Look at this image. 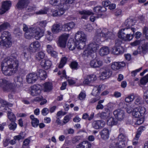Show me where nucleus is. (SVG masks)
I'll return each instance as SVG.
<instances>
[{"label":"nucleus","mask_w":148,"mask_h":148,"mask_svg":"<svg viewBox=\"0 0 148 148\" xmlns=\"http://www.w3.org/2000/svg\"><path fill=\"white\" fill-rule=\"evenodd\" d=\"M18 64V60L13 58L12 56L5 58L1 64L3 73L6 75H11L17 71Z\"/></svg>","instance_id":"f257e3e1"},{"label":"nucleus","mask_w":148,"mask_h":148,"mask_svg":"<svg viewBox=\"0 0 148 148\" xmlns=\"http://www.w3.org/2000/svg\"><path fill=\"white\" fill-rule=\"evenodd\" d=\"M124 26L127 27L120 30L118 33L119 38L124 41H130L133 39L135 32V28L130 27L134 25L133 20L128 18L125 21Z\"/></svg>","instance_id":"f03ea898"},{"label":"nucleus","mask_w":148,"mask_h":148,"mask_svg":"<svg viewBox=\"0 0 148 148\" xmlns=\"http://www.w3.org/2000/svg\"><path fill=\"white\" fill-rule=\"evenodd\" d=\"M114 36V34L111 32H109L107 29L104 28L101 30L98 29L95 36L94 40L96 41L99 42H103L105 39H112Z\"/></svg>","instance_id":"7ed1b4c3"},{"label":"nucleus","mask_w":148,"mask_h":148,"mask_svg":"<svg viewBox=\"0 0 148 148\" xmlns=\"http://www.w3.org/2000/svg\"><path fill=\"white\" fill-rule=\"evenodd\" d=\"M33 34H34V38L36 40L40 39L42 37L44 34L43 29H41L37 27L29 28L26 32H25V36L28 39H31L32 38Z\"/></svg>","instance_id":"20e7f679"},{"label":"nucleus","mask_w":148,"mask_h":148,"mask_svg":"<svg viewBox=\"0 0 148 148\" xmlns=\"http://www.w3.org/2000/svg\"><path fill=\"white\" fill-rule=\"evenodd\" d=\"M12 45V37L10 33L7 31L2 32L0 36V45L3 47H9Z\"/></svg>","instance_id":"39448f33"},{"label":"nucleus","mask_w":148,"mask_h":148,"mask_svg":"<svg viewBox=\"0 0 148 148\" xmlns=\"http://www.w3.org/2000/svg\"><path fill=\"white\" fill-rule=\"evenodd\" d=\"M0 86L4 91H5L14 92L16 88L14 84L8 81L5 79H0Z\"/></svg>","instance_id":"423d86ee"},{"label":"nucleus","mask_w":148,"mask_h":148,"mask_svg":"<svg viewBox=\"0 0 148 148\" xmlns=\"http://www.w3.org/2000/svg\"><path fill=\"white\" fill-rule=\"evenodd\" d=\"M121 42L120 40L115 41V45L112 49V52L115 55H119L123 53L124 52V48L120 45Z\"/></svg>","instance_id":"0eeeda50"},{"label":"nucleus","mask_w":148,"mask_h":148,"mask_svg":"<svg viewBox=\"0 0 148 148\" xmlns=\"http://www.w3.org/2000/svg\"><path fill=\"white\" fill-rule=\"evenodd\" d=\"M146 112V109L143 107H138L134 108L132 112L133 116L135 118L140 117L143 116Z\"/></svg>","instance_id":"6e6552de"},{"label":"nucleus","mask_w":148,"mask_h":148,"mask_svg":"<svg viewBox=\"0 0 148 148\" xmlns=\"http://www.w3.org/2000/svg\"><path fill=\"white\" fill-rule=\"evenodd\" d=\"M127 139L126 136L123 134H119L118 139H115L118 148H123L125 146V141Z\"/></svg>","instance_id":"1a4fd4ad"},{"label":"nucleus","mask_w":148,"mask_h":148,"mask_svg":"<svg viewBox=\"0 0 148 148\" xmlns=\"http://www.w3.org/2000/svg\"><path fill=\"white\" fill-rule=\"evenodd\" d=\"M69 36V34H64L61 35L59 38L58 45L62 48L65 47Z\"/></svg>","instance_id":"9d476101"},{"label":"nucleus","mask_w":148,"mask_h":148,"mask_svg":"<svg viewBox=\"0 0 148 148\" xmlns=\"http://www.w3.org/2000/svg\"><path fill=\"white\" fill-rule=\"evenodd\" d=\"M40 47V42L37 41H35L31 43L28 48L30 53H35L38 50Z\"/></svg>","instance_id":"9b49d317"},{"label":"nucleus","mask_w":148,"mask_h":148,"mask_svg":"<svg viewBox=\"0 0 148 148\" xmlns=\"http://www.w3.org/2000/svg\"><path fill=\"white\" fill-rule=\"evenodd\" d=\"M30 3V0H18L16 7L19 10H22L26 8Z\"/></svg>","instance_id":"f8f14e48"},{"label":"nucleus","mask_w":148,"mask_h":148,"mask_svg":"<svg viewBox=\"0 0 148 148\" xmlns=\"http://www.w3.org/2000/svg\"><path fill=\"white\" fill-rule=\"evenodd\" d=\"M97 79L96 75H88L84 78V81L82 83H81L80 85L83 84L88 85L91 83L93 82Z\"/></svg>","instance_id":"ddd939ff"},{"label":"nucleus","mask_w":148,"mask_h":148,"mask_svg":"<svg viewBox=\"0 0 148 148\" xmlns=\"http://www.w3.org/2000/svg\"><path fill=\"white\" fill-rule=\"evenodd\" d=\"M113 113L115 118L119 121H122L125 116L124 111L120 109L114 110Z\"/></svg>","instance_id":"4468645a"},{"label":"nucleus","mask_w":148,"mask_h":148,"mask_svg":"<svg viewBox=\"0 0 148 148\" xmlns=\"http://www.w3.org/2000/svg\"><path fill=\"white\" fill-rule=\"evenodd\" d=\"M38 79V76L36 73H31L26 76L27 82L29 84H32L34 83Z\"/></svg>","instance_id":"2eb2a0df"},{"label":"nucleus","mask_w":148,"mask_h":148,"mask_svg":"<svg viewBox=\"0 0 148 148\" xmlns=\"http://www.w3.org/2000/svg\"><path fill=\"white\" fill-rule=\"evenodd\" d=\"M41 86L39 85H34L31 87V94L32 96L36 95L41 93Z\"/></svg>","instance_id":"dca6fc26"},{"label":"nucleus","mask_w":148,"mask_h":148,"mask_svg":"<svg viewBox=\"0 0 148 148\" xmlns=\"http://www.w3.org/2000/svg\"><path fill=\"white\" fill-rule=\"evenodd\" d=\"M112 73V71L109 68H107L104 69L101 72L100 76V78L103 79L108 78L110 77Z\"/></svg>","instance_id":"f3484780"},{"label":"nucleus","mask_w":148,"mask_h":148,"mask_svg":"<svg viewBox=\"0 0 148 148\" xmlns=\"http://www.w3.org/2000/svg\"><path fill=\"white\" fill-rule=\"evenodd\" d=\"M29 50H28V48H27L23 51V52L21 56L23 59L24 62H27L31 60V56Z\"/></svg>","instance_id":"a211bd4d"},{"label":"nucleus","mask_w":148,"mask_h":148,"mask_svg":"<svg viewBox=\"0 0 148 148\" xmlns=\"http://www.w3.org/2000/svg\"><path fill=\"white\" fill-rule=\"evenodd\" d=\"M76 41H86V36L82 32H78L75 36Z\"/></svg>","instance_id":"6ab92c4d"},{"label":"nucleus","mask_w":148,"mask_h":148,"mask_svg":"<svg viewBox=\"0 0 148 148\" xmlns=\"http://www.w3.org/2000/svg\"><path fill=\"white\" fill-rule=\"evenodd\" d=\"M11 6V3L10 1H5L2 3L1 9L3 12L5 13L10 8Z\"/></svg>","instance_id":"aec40b11"},{"label":"nucleus","mask_w":148,"mask_h":148,"mask_svg":"<svg viewBox=\"0 0 148 148\" xmlns=\"http://www.w3.org/2000/svg\"><path fill=\"white\" fill-rule=\"evenodd\" d=\"M90 64L92 67L97 68L101 66L103 63L100 60L94 59L90 61Z\"/></svg>","instance_id":"412c9836"},{"label":"nucleus","mask_w":148,"mask_h":148,"mask_svg":"<svg viewBox=\"0 0 148 148\" xmlns=\"http://www.w3.org/2000/svg\"><path fill=\"white\" fill-rule=\"evenodd\" d=\"M79 14L82 15L81 18L87 19L89 15H93L94 13L89 10H84L79 12Z\"/></svg>","instance_id":"4be33fe9"},{"label":"nucleus","mask_w":148,"mask_h":148,"mask_svg":"<svg viewBox=\"0 0 148 148\" xmlns=\"http://www.w3.org/2000/svg\"><path fill=\"white\" fill-rule=\"evenodd\" d=\"M93 42L89 44L87 47L93 53L95 52L99 48V44L98 42Z\"/></svg>","instance_id":"5701e85b"},{"label":"nucleus","mask_w":148,"mask_h":148,"mask_svg":"<svg viewBox=\"0 0 148 148\" xmlns=\"http://www.w3.org/2000/svg\"><path fill=\"white\" fill-rule=\"evenodd\" d=\"M110 131L107 128H104L100 132V134L101 138L103 140H106L109 137Z\"/></svg>","instance_id":"b1692460"},{"label":"nucleus","mask_w":148,"mask_h":148,"mask_svg":"<svg viewBox=\"0 0 148 148\" xmlns=\"http://www.w3.org/2000/svg\"><path fill=\"white\" fill-rule=\"evenodd\" d=\"M105 123L101 121L98 120L94 121L92 123V127L95 129H98L104 126Z\"/></svg>","instance_id":"393cba45"},{"label":"nucleus","mask_w":148,"mask_h":148,"mask_svg":"<svg viewBox=\"0 0 148 148\" xmlns=\"http://www.w3.org/2000/svg\"><path fill=\"white\" fill-rule=\"evenodd\" d=\"M40 64L42 68L48 70L50 68L52 63L49 60H44L41 61Z\"/></svg>","instance_id":"a878e982"},{"label":"nucleus","mask_w":148,"mask_h":148,"mask_svg":"<svg viewBox=\"0 0 148 148\" xmlns=\"http://www.w3.org/2000/svg\"><path fill=\"white\" fill-rule=\"evenodd\" d=\"M105 111L106 112H102L97 114V115L101 119H105L108 118L110 114V111L108 108L105 109Z\"/></svg>","instance_id":"bb28decb"},{"label":"nucleus","mask_w":148,"mask_h":148,"mask_svg":"<svg viewBox=\"0 0 148 148\" xmlns=\"http://www.w3.org/2000/svg\"><path fill=\"white\" fill-rule=\"evenodd\" d=\"M91 147V143L87 141H84L77 146V148H90Z\"/></svg>","instance_id":"cd10ccee"},{"label":"nucleus","mask_w":148,"mask_h":148,"mask_svg":"<svg viewBox=\"0 0 148 148\" xmlns=\"http://www.w3.org/2000/svg\"><path fill=\"white\" fill-rule=\"evenodd\" d=\"M61 8L60 9L53 11L52 15L53 16H56L62 15L64 12V10L66 9L64 8L63 7Z\"/></svg>","instance_id":"c85d7f7f"},{"label":"nucleus","mask_w":148,"mask_h":148,"mask_svg":"<svg viewBox=\"0 0 148 148\" xmlns=\"http://www.w3.org/2000/svg\"><path fill=\"white\" fill-rule=\"evenodd\" d=\"M109 52L108 47L106 46H104L100 49L99 53L101 56H103L108 54Z\"/></svg>","instance_id":"c756f323"},{"label":"nucleus","mask_w":148,"mask_h":148,"mask_svg":"<svg viewBox=\"0 0 148 148\" xmlns=\"http://www.w3.org/2000/svg\"><path fill=\"white\" fill-rule=\"evenodd\" d=\"M38 76V78L39 77L40 79L45 80L47 77V74L46 71L42 69H40L36 74Z\"/></svg>","instance_id":"7c9ffc66"},{"label":"nucleus","mask_w":148,"mask_h":148,"mask_svg":"<svg viewBox=\"0 0 148 148\" xmlns=\"http://www.w3.org/2000/svg\"><path fill=\"white\" fill-rule=\"evenodd\" d=\"M30 118L32 120L31 123L32 126L34 127H37L39 125V120L37 118H35L34 116L33 115H31Z\"/></svg>","instance_id":"2f4dec72"},{"label":"nucleus","mask_w":148,"mask_h":148,"mask_svg":"<svg viewBox=\"0 0 148 148\" xmlns=\"http://www.w3.org/2000/svg\"><path fill=\"white\" fill-rule=\"evenodd\" d=\"M62 27L60 24H54L53 25L52 32L54 33H57L62 31Z\"/></svg>","instance_id":"473e14b6"},{"label":"nucleus","mask_w":148,"mask_h":148,"mask_svg":"<svg viewBox=\"0 0 148 148\" xmlns=\"http://www.w3.org/2000/svg\"><path fill=\"white\" fill-rule=\"evenodd\" d=\"M44 89L45 92H48L51 90L52 87V84L49 82H46L43 84Z\"/></svg>","instance_id":"72a5a7b5"},{"label":"nucleus","mask_w":148,"mask_h":148,"mask_svg":"<svg viewBox=\"0 0 148 148\" xmlns=\"http://www.w3.org/2000/svg\"><path fill=\"white\" fill-rule=\"evenodd\" d=\"M76 45V42H75L73 40H69L67 46L70 50H73L75 49Z\"/></svg>","instance_id":"f704fd0d"},{"label":"nucleus","mask_w":148,"mask_h":148,"mask_svg":"<svg viewBox=\"0 0 148 148\" xmlns=\"http://www.w3.org/2000/svg\"><path fill=\"white\" fill-rule=\"evenodd\" d=\"M62 0H50V4L54 6H59L60 7H63V5L61 3Z\"/></svg>","instance_id":"c9c22d12"},{"label":"nucleus","mask_w":148,"mask_h":148,"mask_svg":"<svg viewBox=\"0 0 148 148\" xmlns=\"http://www.w3.org/2000/svg\"><path fill=\"white\" fill-rule=\"evenodd\" d=\"M101 91V87L100 86H96L94 87L92 91V94L96 96L100 94Z\"/></svg>","instance_id":"e433bc0d"},{"label":"nucleus","mask_w":148,"mask_h":148,"mask_svg":"<svg viewBox=\"0 0 148 148\" xmlns=\"http://www.w3.org/2000/svg\"><path fill=\"white\" fill-rule=\"evenodd\" d=\"M93 53L87 47L83 51L82 54V56L84 58H87L90 56Z\"/></svg>","instance_id":"4c0bfd02"},{"label":"nucleus","mask_w":148,"mask_h":148,"mask_svg":"<svg viewBox=\"0 0 148 148\" xmlns=\"http://www.w3.org/2000/svg\"><path fill=\"white\" fill-rule=\"evenodd\" d=\"M16 87L17 88L22 86H23V78L22 77L17 76L15 79Z\"/></svg>","instance_id":"58836bf2"},{"label":"nucleus","mask_w":148,"mask_h":148,"mask_svg":"<svg viewBox=\"0 0 148 148\" xmlns=\"http://www.w3.org/2000/svg\"><path fill=\"white\" fill-rule=\"evenodd\" d=\"M10 27V24L9 23L7 22H4L0 25V32L7 29Z\"/></svg>","instance_id":"ea45409f"},{"label":"nucleus","mask_w":148,"mask_h":148,"mask_svg":"<svg viewBox=\"0 0 148 148\" xmlns=\"http://www.w3.org/2000/svg\"><path fill=\"white\" fill-rule=\"evenodd\" d=\"M94 11L97 13H99L101 12L106 11V9L105 7H101L100 6H97L93 8Z\"/></svg>","instance_id":"a19ab883"},{"label":"nucleus","mask_w":148,"mask_h":148,"mask_svg":"<svg viewBox=\"0 0 148 148\" xmlns=\"http://www.w3.org/2000/svg\"><path fill=\"white\" fill-rule=\"evenodd\" d=\"M86 41H76L77 47V49H83L86 45Z\"/></svg>","instance_id":"79ce46f5"},{"label":"nucleus","mask_w":148,"mask_h":148,"mask_svg":"<svg viewBox=\"0 0 148 148\" xmlns=\"http://www.w3.org/2000/svg\"><path fill=\"white\" fill-rule=\"evenodd\" d=\"M116 122L115 121V119L112 117H110L108 119L107 121V124L110 126H112L116 124Z\"/></svg>","instance_id":"37998d69"},{"label":"nucleus","mask_w":148,"mask_h":148,"mask_svg":"<svg viewBox=\"0 0 148 148\" xmlns=\"http://www.w3.org/2000/svg\"><path fill=\"white\" fill-rule=\"evenodd\" d=\"M94 115V113H92L90 116H89L87 113H85L83 114L82 118L84 119H87L89 121H90L93 119Z\"/></svg>","instance_id":"c03bdc74"},{"label":"nucleus","mask_w":148,"mask_h":148,"mask_svg":"<svg viewBox=\"0 0 148 148\" xmlns=\"http://www.w3.org/2000/svg\"><path fill=\"white\" fill-rule=\"evenodd\" d=\"M74 1V0H62V4L64 8L66 9L68 8L67 5L69 4H72Z\"/></svg>","instance_id":"a18cd8bd"},{"label":"nucleus","mask_w":148,"mask_h":148,"mask_svg":"<svg viewBox=\"0 0 148 148\" xmlns=\"http://www.w3.org/2000/svg\"><path fill=\"white\" fill-rule=\"evenodd\" d=\"M8 118L11 121H15L16 120V118L14 114L10 111H8Z\"/></svg>","instance_id":"49530a36"},{"label":"nucleus","mask_w":148,"mask_h":148,"mask_svg":"<svg viewBox=\"0 0 148 148\" xmlns=\"http://www.w3.org/2000/svg\"><path fill=\"white\" fill-rule=\"evenodd\" d=\"M45 55L44 52L40 51L37 53L36 55V58L38 60H40L41 59H43Z\"/></svg>","instance_id":"de8ad7c7"},{"label":"nucleus","mask_w":148,"mask_h":148,"mask_svg":"<svg viewBox=\"0 0 148 148\" xmlns=\"http://www.w3.org/2000/svg\"><path fill=\"white\" fill-rule=\"evenodd\" d=\"M135 97L134 94L132 93L128 95L125 99V101L127 103H129L132 101L134 99Z\"/></svg>","instance_id":"09e8293b"},{"label":"nucleus","mask_w":148,"mask_h":148,"mask_svg":"<svg viewBox=\"0 0 148 148\" xmlns=\"http://www.w3.org/2000/svg\"><path fill=\"white\" fill-rule=\"evenodd\" d=\"M67 58L65 57L62 58L61 60L60 63L58 65V67L60 68H61L63 67L64 65L66 64Z\"/></svg>","instance_id":"8fccbe9b"},{"label":"nucleus","mask_w":148,"mask_h":148,"mask_svg":"<svg viewBox=\"0 0 148 148\" xmlns=\"http://www.w3.org/2000/svg\"><path fill=\"white\" fill-rule=\"evenodd\" d=\"M0 103L3 106L8 105L10 107H12L13 106L12 104L8 103L1 98H0Z\"/></svg>","instance_id":"3c124183"},{"label":"nucleus","mask_w":148,"mask_h":148,"mask_svg":"<svg viewBox=\"0 0 148 148\" xmlns=\"http://www.w3.org/2000/svg\"><path fill=\"white\" fill-rule=\"evenodd\" d=\"M17 127V124L15 123V121H12L9 124L8 127L10 130H14Z\"/></svg>","instance_id":"603ef678"},{"label":"nucleus","mask_w":148,"mask_h":148,"mask_svg":"<svg viewBox=\"0 0 148 148\" xmlns=\"http://www.w3.org/2000/svg\"><path fill=\"white\" fill-rule=\"evenodd\" d=\"M48 9L47 8H45L43 9H41L40 10L36 12L35 14L36 15H42L46 14L48 11Z\"/></svg>","instance_id":"864d4df0"},{"label":"nucleus","mask_w":148,"mask_h":148,"mask_svg":"<svg viewBox=\"0 0 148 148\" xmlns=\"http://www.w3.org/2000/svg\"><path fill=\"white\" fill-rule=\"evenodd\" d=\"M148 82V74L143 77L140 80V83L142 85H145Z\"/></svg>","instance_id":"5fc2aeb1"},{"label":"nucleus","mask_w":148,"mask_h":148,"mask_svg":"<svg viewBox=\"0 0 148 148\" xmlns=\"http://www.w3.org/2000/svg\"><path fill=\"white\" fill-rule=\"evenodd\" d=\"M111 68L113 70L116 71L120 69L119 62H114L111 65Z\"/></svg>","instance_id":"6e6d98bb"},{"label":"nucleus","mask_w":148,"mask_h":148,"mask_svg":"<svg viewBox=\"0 0 148 148\" xmlns=\"http://www.w3.org/2000/svg\"><path fill=\"white\" fill-rule=\"evenodd\" d=\"M135 104L137 105H141L142 103V98L140 96H137L134 101Z\"/></svg>","instance_id":"4d7b16f0"},{"label":"nucleus","mask_w":148,"mask_h":148,"mask_svg":"<svg viewBox=\"0 0 148 148\" xmlns=\"http://www.w3.org/2000/svg\"><path fill=\"white\" fill-rule=\"evenodd\" d=\"M140 136L139 133L136 134L135 137L133 140L132 143L133 145H136L138 144V138Z\"/></svg>","instance_id":"13d9d810"},{"label":"nucleus","mask_w":148,"mask_h":148,"mask_svg":"<svg viewBox=\"0 0 148 148\" xmlns=\"http://www.w3.org/2000/svg\"><path fill=\"white\" fill-rule=\"evenodd\" d=\"M30 142V139L29 138H27L25 139L23 142V145L22 148H29L28 147H26L27 146Z\"/></svg>","instance_id":"bf43d9fd"},{"label":"nucleus","mask_w":148,"mask_h":148,"mask_svg":"<svg viewBox=\"0 0 148 148\" xmlns=\"http://www.w3.org/2000/svg\"><path fill=\"white\" fill-rule=\"evenodd\" d=\"M25 136L23 135V133H20L17 136H14V138L16 140H19L21 139H24Z\"/></svg>","instance_id":"052dcab7"},{"label":"nucleus","mask_w":148,"mask_h":148,"mask_svg":"<svg viewBox=\"0 0 148 148\" xmlns=\"http://www.w3.org/2000/svg\"><path fill=\"white\" fill-rule=\"evenodd\" d=\"M142 48L143 51L144 53L148 51V43H144L143 45Z\"/></svg>","instance_id":"680f3d73"},{"label":"nucleus","mask_w":148,"mask_h":148,"mask_svg":"<svg viewBox=\"0 0 148 148\" xmlns=\"http://www.w3.org/2000/svg\"><path fill=\"white\" fill-rule=\"evenodd\" d=\"M46 38L47 40L49 41H51L53 39V36L52 34L49 31L47 32V33L46 35Z\"/></svg>","instance_id":"e2e57ef3"},{"label":"nucleus","mask_w":148,"mask_h":148,"mask_svg":"<svg viewBox=\"0 0 148 148\" xmlns=\"http://www.w3.org/2000/svg\"><path fill=\"white\" fill-rule=\"evenodd\" d=\"M36 7L35 5H31L28 6L27 9V10L28 12H32L36 10Z\"/></svg>","instance_id":"0e129e2a"},{"label":"nucleus","mask_w":148,"mask_h":148,"mask_svg":"<svg viewBox=\"0 0 148 148\" xmlns=\"http://www.w3.org/2000/svg\"><path fill=\"white\" fill-rule=\"evenodd\" d=\"M70 66L72 69H78V63L76 62H72Z\"/></svg>","instance_id":"69168bd1"},{"label":"nucleus","mask_w":148,"mask_h":148,"mask_svg":"<svg viewBox=\"0 0 148 148\" xmlns=\"http://www.w3.org/2000/svg\"><path fill=\"white\" fill-rule=\"evenodd\" d=\"M115 140H113L110 143V148H118Z\"/></svg>","instance_id":"338daca9"},{"label":"nucleus","mask_w":148,"mask_h":148,"mask_svg":"<svg viewBox=\"0 0 148 148\" xmlns=\"http://www.w3.org/2000/svg\"><path fill=\"white\" fill-rule=\"evenodd\" d=\"M143 97L145 100L146 103L148 104V90L144 92Z\"/></svg>","instance_id":"774afa93"}]
</instances>
